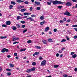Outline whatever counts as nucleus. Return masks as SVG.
<instances>
[{
  "label": "nucleus",
  "mask_w": 77,
  "mask_h": 77,
  "mask_svg": "<svg viewBox=\"0 0 77 77\" xmlns=\"http://www.w3.org/2000/svg\"><path fill=\"white\" fill-rule=\"evenodd\" d=\"M53 5H57V4H63L65 2H62L61 1H55L52 2Z\"/></svg>",
  "instance_id": "f257e3e1"
},
{
  "label": "nucleus",
  "mask_w": 77,
  "mask_h": 77,
  "mask_svg": "<svg viewBox=\"0 0 77 77\" xmlns=\"http://www.w3.org/2000/svg\"><path fill=\"white\" fill-rule=\"evenodd\" d=\"M46 63V61L45 60H44L41 63V65L43 66H44V65H45V64Z\"/></svg>",
  "instance_id": "f03ea898"
},
{
  "label": "nucleus",
  "mask_w": 77,
  "mask_h": 77,
  "mask_svg": "<svg viewBox=\"0 0 77 77\" xmlns=\"http://www.w3.org/2000/svg\"><path fill=\"white\" fill-rule=\"evenodd\" d=\"M20 38H15V37H13V41H15L16 40H19Z\"/></svg>",
  "instance_id": "7ed1b4c3"
},
{
  "label": "nucleus",
  "mask_w": 77,
  "mask_h": 77,
  "mask_svg": "<svg viewBox=\"0 0 77 77\" xmlns=\"http://www.w3.org/2000/svg\"><path fill=\"white\" fill-rule=\"evenodd\" d=\"M64 15H67L69 16H71V15L70 13L69 12L65 13L64 14Z\"/></svg>",
  "instance_id": "20e7f679"
},
{
  "label": "nucleus",
  "mask_w": 77,
  "mask_h": 77,
  "mask_svg": "<svg viewBox=\"0 0 77 77\" xmlns=\"http://www.w3.org/2000/svg\"><path fill=\"white\" fill-rule=\"evenodd\" d=\"M66 5L67 6H71V2H68L66 4Z\"/></svg>",
  "instance_id": "39448f33"
},
{
  "label": "nucleus",
  "mask_w": 77,
  "mask_h": 77,
  "mask_svg": "<svg viewBox=\"0 0 77 77\" xmlns=\"http://www.w3.org/2000/svg\"><path fill=\"white\" fill-rule=\"evenodd\" d=\"M21 19H22V17H20L19 16H17V20H20Z\"/></svg>",
  "instance_id": "423d86ee"
},
{
  "label": "nucleus",
  "mask_w": 77,
  "mask_h": 77,
  "mask_svg": "<svg viewBox=\"0 0 77 77\" xmlns=\"http://www.w3.org/2000/svg\"><path fill=\"white\" fill-rule=\"evenodd\" d=\"M42 42H43V44H47V41L45 40H42Z\"/></svg>",
  "instance_id": "0eeeda50"
},
{
  "label": "nucleus",
  "mask_w": 77,
  "mask_h": 77,
  "mask_svg": "<svg viewBox=\"0 0 77 77\" xmlns=\"http://www.w3.org/2000/svg\"><path fill=\"white\" fill-rule=\"evenodd\" d=\"M35 69H36L35 67H33L31 69V71H35Z\"/></svg>",
  "instance_id": "6e6552de"
},
{
  "label": "nucleus",
  "mask_w": 77,
  "mask_h": 77,
  "mask_svg": "<svg viewBox=\"0 0 77 77\" xmlns=\"http://www.w3.org/2000/svg\"><path fill=\"white\" fill-rule=\"evenodd\" d=\"M72 58H75V57H77V55H76V54L72 55Z\"/></svg>",
  "instance_id": "1a4fd4ad"
},
{
  "label": "nucleus",
  "mask_w": 77,
  "mask_h": 77,
  "mask_svg": "<svg viewBox=\"0 0 77 77\" xmlns=\"http://www.w3.org/2000/svg\"><path fill=\"white\" fill-rule=\"evenodd\" d=\"M6 24L7 25H10V24H11V21H7L6 22Z\"/></svg>",
  "instance_id": "9d476101"
},
{
  "label": "nucleus",
  "mask_w": 77,
  "mask_h": 77,
  "mask_svg": "<svg viewBox=\"0 0 77 77\" xmlns=\"http://www.w3.org/2000/svg\"><path fill=\"white\" fill-rule=\"evenodd\" d=\"M35 3L36 4V5H40V2H35Z\"/></svg>",
  "instance_id": "9b49d317"
},
{
  "label": "nucleus",
  "mask_w": 77,
  "mask_h": 77,
  "mask_svg": "<svg viewBox=\"0 0 77 77\" xmlns=\"http://www.w3.org/2000/svg\"><path fill=\"white\" fill-rule=\"evenodd\" d=\"M17 3H21V2H24V1H21V0H17Z\"/></svg>",
  "instance_id": "f8f14e48"
},
{
  "label": "nucleus",
  "mask_w": 77,
  "mask_h": 77,
  "mask_svg": "<svg viewBox=\"0 0 77 77\" xmlns=\"http://www.w3.org/2000/svg\"><path fill=\"white\" fill-rule=\"evenodd\" d=\"M12 29L13 30H15L17 29V27L14 26H12Z\"/></svg>",
  "instance_id": "ddd939ff"
},
{
  "label": "nucleus",
  "mask_w": 77,
  "mask_h": 77,
  "mask_svg": "<svg viewBox=\"0 0 77 77\" xmlns=\"http://www.w3.org/2000/svg\"><path fill=\"white\" fill-rule=\"evenodd\" d=\"M26 8H23V9H21L20 10V11L22 12H24V11H26Z\"/></svg>",
  "instance_id": "4468645a"
},
{
  "label": "nucleus",
  "mask_w": 77,
  "mask_h": 77,
  "mask_svg": "<svg viewBox=\"0 0 77 77\" xmlns=\"http://www.w3.org/2000/svg\"><path fill=\"white\" fill-rule=\"evenodd\" d=\"M49 30V27H47L45 29V32H47V31H48Z\"/></svg>",
  "instance_id": "2eb2a0df"
},
{
  "label": "nucleus",
  "mask_w": 77,
  "mask_h": 77,
  "mask_svg": "<svg viewBox=\"0 0 77 77\" xmlns=\"http://www.w3.org/2000/svg\"><path fill=\"white\" fill-rule=\"evenodd\" d=\"M16 26L17 27V28H19V29H20V28H21V26H20V25L19 24H16Z\"/></svg>",
  "instance_id": "dca6fc26"
},
{
  "label": "nucleus",
  "mask_w": 77,
  "mask_h": 77,
  "mask_svg": "<svg viewBox=\"0 0 77 77\" xmlns=\"http://www.w3.org/2000/svg\"><path fill=\"white\" fill-rule=\"evenodd\" d=\"M36 48L37 49H41V47L39 46H35Z\"/></svg>",
  "instance_id": "f3484780"
},
{
  "label": "nucleus",
  "mask_w": 77,
  "mask_h": 77,
  "mask_svg": "<svg viewBox=\"0 0 77 77\" xmlns=\"http://www.w3.org/2000/svg\"><path fill=\"white\" fill-rule=\"evenodd\" d=\"M59 65H54V67L55 68H58L59 67Z\"/></svg>",
  "instance_id": "a211bd4d"
},
{
  "label": "nucleus",
  "mask_w": 77,
  "mask_h": 77,
  "mask_svg": "<svg viewBox=\"0 0 77 77\" xmlns=\"http://www.w3.org/2000/svg\"><path fill=\"white\" fill-rule=\"evenodd\" d=\"M26 72H31V69H27Z\"/></svg>",
  "instance_id": "6ab92c4d"
},
{
  "label": "nucleus",
  "mask_w": 77,
  "mask_h": 77,
  "mask_svg": "<svg viewBox=\"0 0 77 77\" xmlns=\"http://www.w3.org/2000/svg\"><path fill=\"white\" fill-rule=\"evenodd\" d=\"M48 41L49 42H53V40H52V39L51 38H49L48 39Z\"/></svg>",
  "instance_id": "aec40b11"
},
{
  "label": "nucleus",
  "mask_w": 77,
  "mask_h": 77,
  "mask_svg": "<svg viewBox=\"0 0 77 77\" xmlns=\"http://www.w3.org/2000/svg\"><path fill=\"white\" fill-rule=\"evenodd\" d=\"M6 38H7V37L6 36H2L1 37V39H6Z\"/></svg>",
  "instance_id": "412c9836"
},
{
  "label": "nucleus",
  "mask_w": 77,
  "mask_h": 77,
  "mask_svg": "<svg viewBox=\"0 0 77 77\" xmlns=\"http://www.w3.org/2000/svg\"><path fill=\"white\" fill-rule=\"evenodd\" d=\"M27 42L28 44H29L30 43H32V41H31V40H28L27 41Z\"/></svg>",
  "instance_id": "4be33fe9"
},
{
  "label": "nucleus",
  "mask_w": 77,
  "mask_h": 77,
  "mask_svg": "<svg viewBox=\"0 0 77 77\" xmlns=\"http://www.w3.org/2000/svg\"><path fill=\"white\" fill-rule=\"evenodd\" d=\"M44 23H45V21H44V22H41L40 23V24H41V25H43V24H44Z\"/></svg>",
  "instance_id": "5701e85b"
},
{
  "label": "nucleus",
  "mask_w": 77,
  "mask_h": 77,
  "mask_svg": "<svg viewBox=\"0 0 77 77\" xmlns=\"http://www.w3.org/2000/svg\"><path fill=\"white\" fill-rule=\"evenodd\" d=\"M66 41V40L65 39H63L62 41H61V42H65Z\"/></svg>",
  "instance_id": "b1692460"
},
{
  "label": "nucleus",
  "mask_w": 77,
  "mask_h": 77,
  "mask_svg": "<svg viewBox=\"0 0 77 77\" xmlns=\"http://www.w3.org/2000/svg\"><path fill=\"white\" fill-rule=\"evenodd\" d=\"M1 51L2 52V53H5V48H4L3 49H2Z\"/></svg>",
  "instance_id": "393cba45"
},
{
  "label": "nucleus",
  "mask_w": 77,
  "mask_h": 77,
  "mask_svg": "<svg viewBox=\"0 0 77 77\" xmlns=\"http://www.w3.org/2000/svg\"><path fill=\"white\" fill-rule=\"evenodd\" d=\"M31 17H36V15L35 14H32L31 15Z\"/></svg>",
  "instance_id": "a878e982"
},
{
  "label": "nucleus",
  "mask_w": 77,
  "mask_h": 77,
  "mask_svg": "<svg viewBox=\"0 0 77 77\" xmlns=\"http://www.w3.org/2000/svg\"><path fill=\"white\" fill-rule=\"evenodd\" d=\"M57 8H58V9H61L62 8V6H57Z\"/></svg>",
  "instance_id": "bb28decb"
},
{
  "label": "nucleus",
  "mask_w": 77,
  "mask_h": 77,
  "mask_svg": "<svg viewBox=\"0 0 77 77\" xmlns=\"http://www.w3.org/2000/svg\"><path fill=\"white\" fill-rule=\"evenodd\" d=\"M41 9V8L40 7H37V11H39V10H40Z\"/></svg>",
  "instance_id": "cd10ccee"
},
{
  "label": "nucleus",
  "mask_w": 77,
  "mask_h": 77,
  "mask_svg": "<svg viewBox=\"0 0 77 77\" xmlns=\"http://www.w3.org/2000/svg\"><path fill=\"white\" fill-rule=\"evenodd\" d=\"M9 6L10 9H11L12 8V7H13V6H12V5H10Z\"/></svg>",
  "instance_id": "c85d7f7f"
},
{
  "label": "nucleus",
  "mask_w": 77,
  "mask_h": 77,
  "mask_svg": "<svg viewBox=\"0 0 77 77\" xmlns=\"http://www.w3.org/2000/svg\"><path fill=\"white\" fill-rule=\"evenodd\" d=\"M7 74L8 75H11V72H7Z\"/></svg>",
  "instance_id": "c756f323"
},
{
  "label": "nucleus",
  "mask_w": 77,
  "mask_h": 77,
  "mask_svg": "<svg viewBox=\"0 0 77 77\" xmlns=\"http://www.w3.org/2000/svg\"><path fill=\"white\" fill-rule=\"evenodd\" d=\"M5 51H6V52H8V51H9V49H6L5 48Z\"/></svg>",
  "instance_id": "7c9ffc66"
},
{
  "label": "nucleus",
  "mask_w": 77,
  "mask_h": 77,
  "mask_svg": "<svg viewBox=\"0 0 77 77\" xmlns=\"http://www.w3.org/2000/svg\"><path fill=\"white\" fill-rule=\"evenodd\" d=\"M34 54H35V55H37V54H39V52H35L34 53Z\"/></svg>",
  "instance_id": "2f4dec72"
},
{
  "label": "nucleus",
  "mask_w": 77,
  "mask_h": 77,
  "mask_svg": "<svg viewBox=\"0 0 77 77\" xmlns=\"http://www.w3.org/2000/svg\"><path fill=\"white\" fill-rule=\"evenodd\" d=\"M32 65H36V63L35 62H33L32 63Z\"/></svg>",
  "instance_id": "473e14b6"
},
{
  "label": "nucleus",
  "mask_w": 77,
  "mask_h": 77,
  "mask_svg": "<svg viewBox=\"0 0 77 77\" xmlns=\"http://www.w3.org/2000/svg\"><path fill=\"white\" fill-rule=\"evenodd\" d=\"M10 66L11 67H14V65L12 64H10Z\"/></svg>",
  "instance_id": "72a5a7b5"
},
{
  "label": "nucleus",
  "mask_w": 77,
  "mask_h": 77,
  "mask_svg": "<svg viewBox=\"0 0 77 77\" xmlns=\"http://www.w3.org/2000/svg\"><path fill=\"white\" fill-rule=\"evenodd\" d=\"M26 50V49H22L20 50V51H21V52L23 51H25V50Z\"/></svg>",
  "instance_id": "f704fd0d"
},
{
  "label": "nucleus",
  "mask_w": 77,
  "mask_h": 77,
  "mask_svg": "<svg viewBox=\"0 0 77 77\" xmlns=\"http://www.w3.org/2000/svg\"><path fill=\"white\" fill-rule=\"evenodd\" d=\"M11 4H12V5H15V4H16L15 2H11Z\"/></svg>",
  "instance_id": "c9c22d12"
},
{
  "label": "nucleus",
  "mask_w": 77,
  "mask_h": 77,
  "mask_svg": "<svg viewBox=\"0 0 77 77\" xmlns=\"http://www.w3.org/2000/svg\"><path fill=\"white\" fill-rule=\"evenodd\" d=\"M72 27H77V25H72Z\"/></svg>",
  "instance_id": "e433bc0d"
},
{
  "label": "nucleus",
  "mask_w": 77,
  "mask_h": 77,
  "mask_svg": "<svg viewBox=\"0 0 77 77\" xmlns=\"http://www.w3.org/2000/svg\"><path fill=\"white\" fill-rule=\"evenodd\" d=\"M24 3H25V4L26 5H28V4H29V2L27 1L25 2H24Z\"/></svg>",
  "instance_id": "4c0bfd02"
},
{
  "label": "nucleus",
  "mask_w": 77,
  "mask_h": 77,
  "mask_svg": "<svg viewBox=\"0 0 77 77\" xmlns=\"http://www.w3.org/2000/svg\"><path fill=\"white\" fill-rule=\"evenodd\" d=\"M32 10H33V8H32V7H30L29 8V11H32Z\"/></svg>",
  "instance_id": "58836bf2"
},
{
  "label": "nucleus",
  "mask_w": 77,
  "mask_h": 77,
  "mask_svg": "<svg viewBox=\"0 0 77 77\" xmlns=\"http://www.w3.org/2000/svg\"><path fill=\"white\" fill-rule=\"evenodd\" d=\"M40 20H44V17L41 16L40 17Z\"/></svg>",
  "instance_id": "ea45409f"
},
{
  "label": "nucleus",
  "mask_w": 77,
  "mask_h": 77,
  "mask_svg": "<svg viewBox=\"0 0 77 77\" xmlns=\"http://www.w3.org/2000/svg\"><path fill=\"white\" fill-rule=\"evenodd\" d=\"M28 13H25L23 14L24 15H28Z\"/></svg>",
  "instance_id": "a19ab883"
},
{
  "label": "nucleus",
  "mask_w": 77,
  "mask_h": 77,
  "mask_svg": "<svg viewBox=\"0 0 77 77\" xmlns=\"http://www.w3.org/2000/svg\"><path fill=\"white\" fill-rule=\"evenodd\" d=\"M47 3L48 5H51V2H48Z\"/></svg>",
  "instance_id": "79ce46f5"
},
{
  "label": "nucleus",
  "mask_w": 77,
  "mask_h": 77,
  "mask_svg": "<svg viewBox=\"0 0 77 77\" xmlns=\"http://www.w3.org/2000/svg\"><path fill=\"white\" fill-rule=\"evenodd\" d=\"M20 23L22 24H24V23H25V21H20Z\"/></svg>",
  "instance_id": "37998d69"
},
{
  "label": "nucleus",
  "mask_w": 77,
  "mask_h": 77,
  "mask_svg": "<svg viewBox=\"0 0 77 77\" xmlns=\"http://www.w3.org/2000/svg\"><path fill=\"white\" fill-rule=\"evenodd\" d=\"M30 20L31 21H34V20L33 18H32V17H31V19H30Z\"/></svg>",
  "instance_id": "c03bdc74"
},
{
  "label": "nucleus",
  "mask_w": 77,
  "mask_h": 77,
  "mask_svg": "<svg viewBox=\"0 0 77 77\" xmlns=\"http://www.w3.org/2000/svg\"><path fill=\"white\" fill-rule=\"evenodd\" d=\"M6 70H7V71H11V70L9 69H6Z\"/></svg>",
  "instance_id": "a18cd8bd"
},
{
  "label": "nucleus",
  "mask_w": 77,
  "mask_h": 77,
  "mask_svg": "<svg viewBox=\"0 0 77 77\" xmlns=\"http://www.w3.org/2000/svg\"><path fill=\"white\" fill-rule=\"evenodd\" d=\"M2 27H7V26H6V25L3 24L2 25Z\"/></svg>",
  "instance_id": "49530a36"
},
{
  "label": "nucleus",
  "mask_w": 77,
  "mask_h": 77,
  "mask_svg": "<svg viewBox=\"0 0 77 77\" xmlns=\"http://www.w3.org/2000/svg\"><path fill=\"white\" fill-rule=\"evenodd\" d=\"M54 32H57V29H54Z\"/></svg>",
  "instance_id": "de8ad7c7"
},
{
  "label": "nucleus",
  "mask_w": 77,
  "mask_h": 77,
  "mask_svg": "<svg viewBox=\"0 0 77 77\" xmlns=\"http://www.w3.org/2000/svg\"><path fill=\"white\" fill-rule=\"evenodd\" d=\"M26 27V25H23L22 26V28H24Z\"/></svg>",
  "instance_id": "09e8293b"
},
{
  "label": "nucleus",
  "mask_w": 77,
  "mask_h": 77,
  "mask_svg": "<svg viewBox=\"0 0 77 77\" xmlns=\"http://www.w3.org/2000/svg\"><path fill=\"white\" fill-rule=\"evenodd\" d=\"M63 20H60V23H63Z\"/></svg>",
  "instance_id": "8fccbe9b"
},
{
  "label": "nucleus",
  "mask_w": 77,
  "mask_h": 77,
  "mask_svg": "<svg viewBox=\"0 0 77 77\" xmlns=\"http://www.w3.org/2000/svg\"><path fill=\"white\" fill-rule=\"evenodd\" d=\"M63 21H66V18H64L63 19Z\"/></svg>",
  "instance_id": "3c124183"
},
{
  "label": "nucleus",
  "mask_w": 77,
  "mask_h": 77,
  "mask_svg": "<svg viewBox=\"0 0 77 77\" xmlns=\"http://www.w3.org/2000/svg\"><path fill=\"white\" fill-rule=\"evenodd\" d=\"M70 21H71V20L69 19L67 20L66 21V22H67V23H69V22H70Z\"/></svg>",
  "instance_id": "603ef678"
},
{
  "label": "nucleus",
  "mask_w": 77,
  "mask_h": 77,
  "mask_svg": "<svg viewBox=\"0 0 77 77\" xmlns=\"http://www.w3.org/2000/svg\"><path fill=\"white\" fill-rule=\"evenodd\" d=\"M17 43L18 44V43H19V42H14V43H13V44H17Z\"/></svg>",
  "instance_id": "864d4df0"
},
{
  "label": "nucleus",
  "mask_w": 77,
  "mask_h": 77,
  "mask_svg": "<svg viewBox=\"0 0 77 77\" xmlns=\"http://www.w3.org/2000/svg\"><path fill=\"white\" fill-rule=\"evenodd\" d=\"M56 56L57 57H58V56H59V54L58 53L57 54H56Z\"/></svg>",
  "instance_id": "5fc2aeb1"
},
{
  "label": "nucleus",
  "mask_w": 77,
  "mask_h": 77,
  "mask_svg": "<svg viewBox=\"0 0 77 77\" xmlns=\"http://www.w3.org/2000/svg\"><path fill=\"white\" fill-rule=\"evenodd\" d=\"M63 76L64 77H68V75H67L65 74V75H63Z\"/></svg>",
  "instance_id": "6e6d98bb"
},
{
  "label": "nucleus",
  "mask_w": 77,
  "mask_h": 77,
  "mask_svg": "<svg viewBox=\"0 0 77 77\" xmlns=\"http://www.w3.org/2000/svg\"><path fill=\"white\" fill-rule=\"evenodd\" d=\"M73 38H74V39H76V38H77V35H75L74 36Z\"/></svg>",
  "instance_id": "4d7b16f0"
},
{
  "label": "nucleus",
  "mask_w": 77,
  "mask_h": 77,
  "mask_svg": "<svg viewBox=\"0 0 77 77\" xmlns=\"http://www.w3.org/2000/svg\"><path fill=\"white\" fill-rule=\"evenodd\" d=\"M27 30L26 29L23 30V33H25V32H27Z\"/></svg>",
  "instance_id": "13d9d810"
},
{
  "label": "nucleus",
  "mask_w": 77,
  "mask_h": 77,
  "mask_svg": "<svg viewBox=\"0 0 77 77\" xmlns=\"http://www.w3.org/2000/svg\"><path fill=\"white\" fill-rule=\"evenodd\" d=\"M73 2H77V0H71Z\"/></svg>",
  "instance_id": "bf43d9fd"
},
{
  "label": "nucleus",
  "mask_w": 77,
  "mask_h": 77,
  "mask_svg": "<svg viewBox=\"0 0 77 77\" xmlns=\"http://www.w3.org/2000/svg\"><path fill=\"white\" fill-rule=\"evenodd\" d=\"M39 60H41V59H42V57H39Z\"/></svg>",
  "instance_id": "052dcab7"
},
{
  "label": "nucleus",
  "mask_w": 77,
  "mask_h": 77,
  "mask_svg": "<svg viewBox=\"0 0 77 77\" xmlns=\"http://www.w3.org/2000/svg\"><path fill=\"white\" fill-rule=\"evenodd\" d=\"M74 71H77V68H75L74 69Z\"/></svg>",
  "instance_id": "680f3d73"
},
{
  "label": "nucleus",
  "mask_w": 77,
  "mask_h": 77,
  "mask_svg": "<svg viewBox=\"0 0 77 77\" xmlns=\"http://www.w3.org/2000/svg\"><path fill=\"white\" fill-rule=\"evenodd\" d=\"M7 57H8V58H10V57H11V55H8L7 56Z\"/></svg>",
  "instance_id": "e2e57ef3"
},
{
  "label": "nucleus",
  "mask_w": 77,
  "mask_h": 77,
  "mask_svg": "<svg viewBox=\"0 0 77 77\" xmlns=\"http://www.w3.org/2000/svg\"><path fill=\"white\" fill-rule=\"evenodd\" d=\"M71 55H73L74 54V52H72L71 53Z\"/></svg>",
  "instance_id": "0e129e2a"
},
{
  "label": "nucleus",
  "mask_w": 77,
  "mask_h": 77,
  "mask_svg": "<svg viewBox=\"0 0 77 77\" xmlns=\"http://www.w3.org/2000/svg\"><path fill=\"white\" fill-rule=\"evenodd\" d=\"M58 52L59 53H62V51L60 50L58 51Z\"/></svg>",
  "instance_id": "69168bd1"
},
{
  "label": "nucleus",
  "mask_w": 77,
  "mask_h": 77,
  "mask_svg": "<svg viewBox=\"0 0 77 77\" xmlns=\"http://www.w3.org/2000/svg\"><path fill=\"white\" fill-rule=\"evenodd\" d=\"M66 39L67 40H69V38L68 37V36H66Z\"/></svg>",
  "instance_id": "338daca9"
},
{
  "label": "nucleus",
  "mask_w": 77,
  "mask_h": 77,
  "mask_svg": "<svg viewBox=\"0 0 77 77\" xmlns=\"http://www.w3.org/2000/svg\"><path fill=\"white\" fill-rule=\"evenodd\" d=\"M14 56H17V53H14Z\"/></svg>",
  "instance_id": "774afa93"
}]
</instances>
